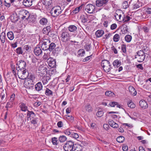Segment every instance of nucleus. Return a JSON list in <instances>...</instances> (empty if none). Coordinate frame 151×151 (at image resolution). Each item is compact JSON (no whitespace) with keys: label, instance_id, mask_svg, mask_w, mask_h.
<instances>
[{"label":"nucleus","instance_id":"7c9ffc66","mask_svg":"<svg viewBox=\"0 0 151 151\" xmlns=\"http://www.w3.org/2000/svg\"><path fill=\"white\" fill-rule=\"evenodd\" d=\"M76 27L74 25H71L68 27V29L69 31L71 32H74L76 31L77 29Z\"/></svg>","mask_w":151,"mask_h":151},{"label":"nucleus","instance_id":"c85d7f7f","mask_svg":"<svg viewBox=\"0 0 151 151\" xmlns=\"http://www.w3.org/2000/svg\"><path fill=\"white\" fill-rule=\"evenodd\" d=\"M7 36L8 39L10 40H12L14 38V34L12 31H10L7 32Z\"/></svg>","mask_w":151,"mask_h":151},{"label":"nucleus","instance_id":"4468645a","mask_svg":"<svg viewBox=\"0 0 151 151\" xmlns=\"http://www.w3.org/2000/svg\"><path fill=\"white\" fill-rule=\"evenodd\" d=\"M47 62L50 67L51 68L55 67L56 65V62L54 59L50 57L47 59Z\"/></svg>","mask_w":151,"mask_h":151},{"label":"nucleus","instance_id":"bf43d9fd","mask_svg":"<svg viewBox=\"0 0 151 151\" xmlns=\"http://www.w3.org/2000/svg\"><path fill=\"white\" fill-rule=\"evenodd\" d=\"M103 113L102 111H99L96 113V115L98 117H101L103 116Z\"/></svg>","mask_w":151,"mask_h":151},{"label":"nucleus","instance_id":"c03bdc74","mask_svg":"<svg viewBox=\"0 0 151 151\" xmlns=\"http://www.w3.org/2000/svg\"><path fill=\"white\" fill-rule=\"evenodd\" d=\"M16 52L19 55L22 54L23 53V51L21 47L17 48L16 50Z\"/></svg>","mask_w":151,"mask_h":151},{"label":"nucleus","instance_id":"f3484780","mask_svg":"<svg viewBox=\"0 0 151 151\" xmlns=\"http://www.w3.org/2000/svg\"><path fill=\"white\" fill-rule=\"evenodd\" d=\"M82 147L78 144H74L72 151H82Z\"/></svg>","mask_w":151,"mask_h":151},{"label":"nucleus","instance_id":"ea45409f","mask_svg":"<svg viewBox=\"0 0 151 151\" xmlns=\"http://www.w3.org/2000/svg\"><path fill=\"white\" fill-rule=\"evenodd\" d=\"M85 109L88 112H91L92 111V109L89 104H88L86 106Z\"/></svg>","mask_w":151,"mask_h":151},{"label":"nucleus","instance_id":"cd10ccee","mask_svg":"<svg viewBox=\"0 0 151 151\" xmlns=\"http://www.w3.org/2000/svg\"><path fill=\"white\" fill-rule=\"evenodd\" d=\"M113 64L115 68H117L121 65V62L118 60H116L113 62Z\"/></svg>","mask_w":151,"mask_h":151},{"label":"nucleus","instance_id":"f03ea898","mask_svg":"<svg viewBox=\"0 0 151 151\" xmlns=\"http://www.w3.org/2000/svg\"><path fill=\"white\" fill-rule=\"evenodd\" d=\"M63 11L60 6H56L53 7L50 11V13L54 17H56L60 14Z\"/></svg>","mask_w":151,"mask_h":151},{"label":"nucleus","instance_id":"37998d69","mask_svg":"<svg viewBox=\"0 0 151 151\" xmlns=\"http://www.w3.org/2000/svg\"><path fill=\"white\" fill-rule=\"evenodd\" d=\"M73 131L69 129H67L64 131V133L67 135L70 136Z\"/></svg>","mask_w":151,"mask_h":151},{"label":"nucleus","instance_id":"58836bf2","mask_svg":"<svg viewBox=\"0 0 151 151\" xmlns=\"http://www.w3.org/2000/svg\"><path fill=\"white\" fill-rule=\"evenodd\" d=\"M128 106L131 108H134L135 107V105L131 100L129 101L127 103Z\"/></svg>","mask_w":151,"mask_h":151},{"label":"nucleus","instance_id":"5fc2aeb1","mask_svg":"<svg viewBox=\"0 0 151 151\" xmlns=\"http://www.w3.org/2000/svg\"><path fill=\"white\" fill-rule=\"evenodd\" d=\"M130 20V17L129 16H126L124 17V18L123 17V20L122 21L124 22H127Z\"/></svg>","mask_w":151,"mask_h":151},{"label":"nucleus","instance_id":"09e8293b","mask_svg":"<svg viewBox=\"0 0 151 151\" xmlns=\"http://www.w3.org/2000/svg\"><path fill=\"white\" fill-rule=\"evenodd\" d=\"M105 94L106 96H113L114 93L111 91H107L106 92Z\"/></svg>","mask_w":151,"mask_h":151},{"label":"nucleus","instance_id":"dca6fc26","mask_svg":"<svg viewBox=\"0 0 151 151\" xmlns=\"http://www.w3.org/2000/svg\"><path fill=\"white\" fill-rule=\"evenodd\" d=\"M139 104L141 107L143 109H146L148 107L147 102L143 100H141L139 101Z\"/></svg>","mask_w":151,"mask_h":151},{"label":"nucleus","instance_id":"a878e982","mask_svg":"<svg viewBox=\"0 0 151 151\" xmlns=\"http://www.w3.org/2000/svg\"><path fill=\"white\" fill-rule=\"evenodd\" d=\"M39 22L42 25H46L48 22V20L47 18L43 17L40 20Z\"/></svg>","mask_w":151,"mask_h":151},{"label":"nucleus","instance_id":"c9c22d12","mask_svg":"<svg viewBox=\"0 0 151 151\" xmlns=\"http://www.w3.org/2000/svg\"><path fill=\"white\" fill-rule=\"evenodd\" d=\"M67 138L66 136L64 135L60 136L59 137L58 139L59 141L61 143H63L66 141Z\"/></svg>","mask_w":151,"mask_h":151},{"label":"nucleus","instance_id":"20e7f679","mask_svg":"<svg viewBox=\"0 0 151 151\" xmlns=\"http://www.w3.org/2000/svg\"><path fill=\"white\" fill-rule=\"evenodd\" d=\"M60 33V37L61 41L65 42L70 40V37L68 32L65 29H62Z\"/></svg>","mask_w":151,"mask_h":151},{"label":"nucleus","instance_id":"c756f323","mask_svg":"<svg viewBox=\"0 0 151 151\" xmlns=\"http://www.w3.org/2000/svg\"><path fill=\"white\" fill-rule=\"evenodd\" d=\"M45 94L47 96H52L53 92L50 89L46 88L45 89Z\"/></svg>","mask_w":151,"mask_h":151},{"label":"nucleus","instance_id":"774afa93","mask_svg":"<svg viewBox=\"0 0 151 151\" xmlns=\"http://www.w3.org/2000/svg\"><path fill=\"white\" fill-rule=\"evenodd\" d=\"M57 125L58 127L61 128L63 127V124L62 121H60L57 123Z\"/></svg>","mask_w":151,"mask_h":151},{"label":"nucleus","instance_id":"de8ad7c7","mask_svg":"<svg viewBox=\"0 0 151 151\" xmlns=\"http://www.w3.org/2000/svg\"><path fill=\"white\" fill-rule=\"evenodd\" d=\"M88 18L87 16L85 17L84 16H82L81 17V21L82 23H85L87 22L88 21Z\"/></svg>","mask_w":151,"mask_h":151},{"label":"nucleus","instance_id":"f257e3e1","mask_svg":"<svg viewBox=\"0 0 151 151\" xmlns=\"http://www.w3.org/2000/svg\"><path fill=\"white\" fill-rule=\"evenodd\" d=\"M18 65L19 69L17 70V74L19 78L22 79H24L27 77L28 73L26 70V62L24 60H20L17 63Z\"/></svg>","mask_w":151,"mask_h":151},{"label":"nucleus","instance_id":"72a5a7b5","mask_svg":"<svg viewBox=\"0 0 151 151\" xmlns=\"http://www.w3.org/2000/svg\"><path fill=\"white\" fill-rule=\"evenodd\" d=\"M55 47V44L53 42L50 43L49 47H48L47 50H48L50 51H51L54 49Z\"/></svg>","mask_w":151,"mask_h":151},{"label":"nucleus","instance_id":"4c0bfd02","mask_svg":"<svg viewBox=\"0 0 151 151\" xmlns=\"http://www.w3.org/2000/svg\"><path fill=\"white\" fill-rule=\"evenodd\" d=\"M35 75L32 74H30L29 77L27 79L32 81L33 83H35Z\"/></svg>","mask_w":151,"mask_h":151},{"label":"nucleus","instance_id":"052dcab7","mask_svg":"<svg viewBox=\"0 0 151 151\" xmlns=\"http://www.w3.org/2000/svg\"><path fill=\"white\" fill-rule=\"evenodd\" d=\"M91 45L89 44H86L84 46L85 49L86 51H88L90 50Z\"/></svg>","mask_w":151,"mask_h":151},{"label":"nucleus","instance_id":"e2e57ef3","mask_svg":"<svg viewBox=\"0 0 151 151\" xmlns=\"http://www.w3.org/2000/svg\"><path fill=\"white\" fill-rule=\"evenodd\" d=\"M66 118L70 122H73L74 120V118L72 116H67Z\"/></svg>","mask_w":151,"mask_h":151},{"label":"nucleus","instance_id":"5701e85b","mask_svg":"<svg viewBox=\"0 0 151 151\" xmlns=\"http://www.w3.org/2000/svg\"><path fill=\"white\" fill-rule=\"evenodd\" d=\"M19 107L21 110L25 112L28 111L27 106H26L25 104L23 103H21L20 104Z\"/></svg>","mask_w":151,"mask_h":151},{"label":"nucleus","instance_id":"aec40b11","mask_svg":"<svg viewBox=\"0 0 151 151\" xmlns=\"http://www.w3.org/2000/svg\"><path fill=\"white\" fill-rule=\"evenodd\" d=\"M122 27L123 29L121 30V32L122 34H126L127 33L129 32V28L126 24H124Z\"/></svg>","mask_w":151,"mask_h":151},{"label":"nucleus","instance_id":"7ed1b4c3","mask_svg":"<svg viewBox=\"0 0 151 151\" xmlns=\"http://www.w3.org/2000/svg\"><path fill=\"white\" fill-rule=\"evenodd\" d=\"M101 65L105 72L106 73L109 72L112 68L111 65L109 61L106 60H103L101 62Z\"/></svg>","mask_w":151,"mask_h":151},{"label":"nucleus","instance_id":"69168bd1","mask_svg":"<svg viewBox=\"0 0 151 151\" xmlns=\"http://www.w3.org/2000/svg\"><path fill=\"white\" fill-rule=\"evenodd\" d=\"M4 6L8 8L9 7L11 6V4L10 3L7 2L6 0L4 1Z\"/></svg>","mask_w":151,"mask_h":151},{"label":"nucleus","instance_id":"1a4fd4ad","mask_svg":"<svg viewBox=\"0 0 151 151\" xmlns=\"http://www.w3.org/2000/svg\"><path fill=\"white\" fill-rule=\"evenodd\" d=\"M19 16L23 19H27L29 17V14L27 11L25 10H22L19 11Z\"/></svg>","mask_w":151,"mask_h":151},{"label":"nucleus","instance_id":"79ce46f5","mask_svg":"<svg viewBox=\"0 0 151 151\" xmlns=\"http://www.w3.org/2000/svg\"><path fill=\"white\" fill-rule=\"evenodd\" d=\"M58 141L57 138L56 137L52 138V142L54 145H57L58 143Z\"/></svg>","mask_w":151,"mask_h":151},{"label":"nucleus","instance_id":"412c9836","mask_svg":"<svg viewBox=\"0 0 151 151\" xmlns=\"http://www.w3.org/2000/svg\"><path fill=\"white\" fill-rule=\"evenodd\" d=\"M129 90L131 95L133 96H135L137 94V91L132 86H129Z\"/></svg>","mask_w":151,"mask_h":151},{"label":"nucleus","instance_id":"338daca9","mask_svg":"<svg viewBox=\"0 0 151 151\" xmlns=\"http://www.w3.org/2000/svg\"><path fill=\"white\" fill-rule=\"evenodd\" d=\"M30 48H31V47H30L28 46V45H25L24 46L23 49L26 50L27 51H29Z\"/></svg>","mask_w":151,"mask_h":151},{"label":"nucleus","instance_id":"bb28decb","mask_svg":"<svg viewBox=\"0 0 151 151\" xmlns=\"http://www.w3.org/2000/svg\"><path fill=\"white\" fill-rule=\"evenodd\" d=\"M27 116L30 117V119L35 118H37L36 116V115L32 111H28L27 113Z\"/></svg>","mask_w":151,"mask_h":151},{"label":"nucleus","instance_id":"603ef678","mask_svg":"<svg viewBox=\"0 0 151 151\" xmlns=\"http://www.w3.org/2000/svg\"><path fill=\"white\" fill-rule=\"evenodd\" d=\"M70 137L75 139H77L78 138L79 135L77 133H75L72 132Z\"/></svg>","mask_w":151,"mask_h":151},{"label":"nucleus","instance_id":"13d9d810","mask_svg":"<svg viewBox=\"0 0 151 151\" xmlns=\"http://www.w3.org/2000/svg\"><path fill=\"white\" fill-rule=\"evenodd\" d=\"M42 104V103L41 102L39 101L36 102L33 105L34 106L37 107L41 105Z\"/></svg>","mask_w":151,"mask_h":151},{"label":"nucleus","instance_id":"4d7b16f0","mask_svg":"<svg viewBox=\"0 0 151 151\" xmlns=\"http://www.w3.org/2000/svg\"><path fill=\"white\" fill-rule=\"evenodd\" d=\"M141 6V4L138 2L134 5L133 8L134 9H137L139 8Z\"/></svg>","mask_w":151,"mask_h":151},{"label":"nucleus","instance_id":"e433bc0d","mask_svg":"<svg viewBox=\"0 0 151 151\" xmlns=\"http://www.w3.org/2000/svg\"><path fill=\"white\" fill-rule=\"evenodd\" d=\"M124 140V137L122 136L118 137L116 139L117 141L119 143L123 142Z\"/></svg>","mask_w":151,"mask_h":151},{"label":"nucleus","instance_id":"f704fd0d","mask_svg":"<svg viewBox=\"0 0 151 151\" xmlns=\"http://www.w3.org/2000/svg\"><path fill=\"white\" fill-rule=\"evenodd\" d=\"M83 6V4H82L79 7L76 8L73 11V13L76 14L78 12L82 9Z\"/></svg>","mask_w":151,"mask_h":151},{"label":"nucleus","instance_id":"4be33fe9","mask_svg":"<svg viewBox=\"0 0 151 151\" xmlns=\"http://www.w3.org/2000/svg\"><path fill=\"white\" fill-rule=\"evenodd\" d=\"M6 35L4 32H2L0 35V40L2 45H4L5 42Z\"/></svg>","mask_w":151,"mask_h":151},{"label":"nucleus","instance_id":"49530a36","mask_svg":"<svg viewBox=\"0 0 151 151\" xmlns=\"http://www.w3.org/2000/svg\"><path fill=\"white\" fill-rule=\"evenodd\" d=\"M13 102L11 101H9L7 102L6 105V108L7 109V110H8V109L9 108H11L12 106Z\"/></svg>","mask_w":151,"mask_h":151},{"label":"nucleus","instance_id":"ddd939ff","mask_svg":"<svg viewBox=\"0 0 151 151\" xmlns=\"http://www.w3.org/2000/svg\"><path fill=\"white\" fill-rule=\"evenodd\" d=\"M35 0H23L22 4L23 5L27 7L31 6L32 4V3Z\"/></svg>","mask_w":151,"mask_h":151},{"label":"nucleus","instance_id":"39448f33","mask_svg":"<svg viewBox=\"0 0 151 151\" xmlns=\"http://www.w3.org/2000/svg\"><path fill=\"white\" fill-rule=\"evenodd\" d=\"M137 54L135 55V58L137 59L139 62H143L145 57V52L142 50H140L137 52Z\"/></svg>","mask_w":151,"mask_h":151},{"label":"nucleus","instance_id":"473e14b6","mask_svg":"<svg viewBox=\"0 0 151 151\" xmlns=\"http://www.w3.org/2000/svg\"><path fill=\"white\" fill-rule=\"evenodd\" d=\"M115 17L117 21L120 22L122 21L123 17H122V15L121 14H118L116 13L115 15Z\"/></svg>","mask_w":151,"mask_h":151},{"label":"nucleus","instance_id":"423d86ee","mask_svg":"<svg viewBox=\"0 0 151 151\" xmlns=\"http://www.w3.org/2000/svg\"><path fill=\"white\" fill-rule=\"evenodd\" d=\"M74 145V142L69 141L66 142L63 146V148L65 151H72Z\"/></svg>","mask_w":151,"mask_h":151},{"label":"nucleus","instance_id":"9d476101","mask_svg":"<svg viewBox=\"0 0 151 151\" xmlns=\"http://www.w3.org/2000/svg\"><path fill=\"white\" fill-rule=\"evenodd\" d=\"M34 83L32 81L27 79L24 83V86L27 88L30 89L33 87Z\"/></svg>","mask_w":151,"mask_h":151},{"label":"nucleus","instance_id":"f8f14e48","mask_svg":"<svg viewBox=\"0 0 151 151\" xmlns=\"http://www.w3.org/2000/svg\"><path fill=\"white\" fill-rule=\"evenodd\" d=\"M47 69L46 68L41 66L39 67L38 70V73L40 74V76H42L44 75L47 73Z\"/></svg>","mask_w":151,"mask_h":151},{"label":"nucleus","instance_id":"6ab92c4d","mask_svg":"<svg viewBox=\"0 0 151 151\" xmlns=\"http://www.w3.org/2000/svg\"><path fill=\"white\" fill-rule=\"evenodd\" d=\"M42 85L40 82H39L35 86V89L38 91H41L42 89Z\"/></svg>","mask_w":151,"mask_h":151},{"label":"nucleus","instance_id":"2f4dec72","mask_svg":"<svg viewBox=\"0 0 151 151\" xmlns=\"http://www.w3.org/2000/svg\"><path fill=\"white\" fill-rule=\"evenodd\" d=\"M52 3V0H43L42 3L45 6H48Z\"/></svg>","mask_w":151,"mask_h":151},{"label":"nucleus","instance_id":"0eeeda50","mask_svg":"<svg viewBox=\"0 0 151 151\" xmlns=\"http://www.w3.org/2000/svg\"><path fill=\"white\" fill-rule=\"evenodd\" d=\"M41 47L43 50H47V48L50 41L49 39H43L41 42Z\"/></svg>","mask_w":151,"mask_h":151},{"label":"nucleus","instance_id":"6e6d98bb","mask_svg":"<svg viewBox=\"0 0 151 151\" xmlns=\"http://www.w3.org/2000/svg\"><path fill=\"white\" fill-rule=\"evenodd\" d=\"M15 99V95L14 93L12 94L10 97L9 101H11L13 102Z\"/></svg>","mask_w":151,"mask_h":151},{"label":"nucleus","instance_id":"a19ab883","mask_svg":"<svg viewBox=\"0 0 151 151\" xmlns=\"http://www.w3.org/2000/svg\"><path fill=\"white\" fill-rule=\"evenodd\" d=\"M125 40L127 42H130L132 39V37L130 35H127L125 37Z\"/></svg>","mask_w":151,"mask_h":151},{"label":"nucleus","instance_id":"a18cd8bd","mask_svg":"<svg viewBox=\"0 0 151 151\" xmlns=\"http://www.w3.org/2000/svg\"><path fill=\"white\" fill-rule=\"evenodd\" d=\"M120 39L119 35L118 34H116L114 35L113 37L114 41L115 42L119 41Z\"/></svg>","mask_w":151,"mask_h":151},{"label":"nucleus","instance_id":"864d4df0","mask_svg":"<svg viewBox=\"0 0 151 151\" xmlns=\"http://www.w3.org/2000/svg\"><path fill=\"white\" fill-rule=\"evenodd\" d=\"M122 7L124 9H127L128 6V2L125 1L122 3Z\"/></svg>","mask_w":151,"mask_h":151},{"label":"nucleus","instance_id":"a211bd4d","mask_svg":"<svg viewBox=\"0 0 151 151\" xmlns=\"http://www.w3.org/2000/svg\"><path fill=\"white\" fill-rule=\"evenodd\" d=\"M50 79L49 76H44L42 78V81L43 85H45L48 83Z\"/></svg>","mask_w":151,"mask_h":151},{"label":"nucleus","instance_id":"8fccbe9b","mask_svg":"<svg viewBox=\"0 0 151 151\" xmlns=\"http://www.w3.org/2000/svg\"><path fill=\"white\" fill-rule=\"evenodd\" d=\"M38 118H37L30 119L31 123L34 125L37 124L38 122Z\"/></svg>","mask_w":151,"mask_h":151},{"label":"nucleus","instance_id":"9b49d317","mask_svg":"<svg viewBox=\"0 0 151 151\" xmlns=\"http://www.w3.org/2000/svg\"><path fill=\"white\" fill-rule=\"evenodd\" d=\"M108 1L109 0H97L96 1V5L97 6L101 7L106 5Z\"/></svg>","mask_w":151,"mask_h":151},{"label":"nucleus","instance_id":"680f3d73","mask_svg":"<svg viewBox=\"0 0 151 151\" xmlns=\"http://www.w3.org/2000/svg\"><path fill=\"white\" fill-rule=\"evenodd\" d=\"M92 56V55H91L90 56H88L86 57L83 60V62H85L88 61L90 59H91V57Z\"/></svg>","mask_w":151,"mask_h":151},{"label":"nucleus","instance_id":"3c124183","mask_svg":"<svg viewBox=\"0 0 151 151\" xmlns=\"http://www.w3.org/2000/svg\"><path fill=\"white\" fill-rule=\"evenodd\" d=\"M78 55L81 56H83L85 54L84 50L83 49L79 50L78 51Z\"/></svg>","mask_w":151,"mask_h":151},{"label":"nucleus","instance_id":"2eb2a0df","mask_svg":"<svg viewBox=\"0 0 151 151\" xmlns=\"http://www.w3.org/2000/svg\"><path fill=\"white\" fill-rule=\"evenodd\" d=\"M34 52L37 56L41 55L42 53V51L39 47H36L34 49Z\"/></svg>","mask_w":151,"mask_h":151},{"label":"nucleus","instance_id":"b1692460","mask_svg":"<svg viewBox=\"0 0 151 151\" xmlns=\"http://www.w3.org/2000/svg\"><path fill=\"white\" fill-rule=\"evenodd\" d=\"M108 123L111 127L114 128H117L119 127L118 125L112 120H109Z\"/></svg>","mask_w":151,"mask_h":151},{"label":"nucleus","instance_id":"0e129e2a","mask_svg":"<svg viewBox=\"0 0 151 151\" xmlns=\"http://www.w3.org/2000/svg\"><path fill=\"white\" fill-rule=\"evenodd\" d=\"M87 18H88V20L91 21L95 19V16L92 15H89L87 16Z\"/></svg>","mask_w":151,"mask_h":151},{"label":"nucleus","instance_id":"6e6552de","mask_svg":"<svg viewBox=\"0 0 151 151\" xmlns=\"http://www.w3.org/2000/svg\"><path fill=\"white\" fill-rule=\"evenodd\" d=\"M95 7V6L92 4H88L85 6V10L89 13L91 14L94 12Z\"/></svg>","mask_w":151,"mask_h":151},{"label":"nucleus","instance_id":"393cba45","mask_svg":"<svg viewBox=\"0 0 151 151\" xmlns=\"http://www.w3.org/2000/svg\"><path fill=\"white\" fill-rule=\"evenodd\" d=\"M104 34V31L102 29L97 30L95 32V35L96 37H101Z\"/></svg>","mask_w":151,"mask_h":151}]
</instances>
